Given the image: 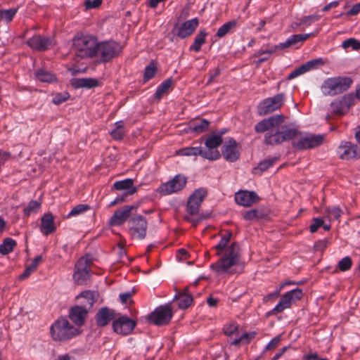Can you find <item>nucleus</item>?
Returning a JSON list of instances; mask_svg holds the SVG:
<instances>
[{
  "mask_svg": "<svg viewBox=\"0 0 360 360\" xmlns=\"http://www.w3.org/2000/svg\"><path fill=\"white\" fill-rule=\"evenodd\" d=\"M232 236V232L227 231L223 235L214 249L217 256L222 255L219 260L210 265V268L217 273L234 274L232 267L238 266L240 262V245L237 242H233L228 245Z\"/></svg>",
  "mask_w": 360,
  "mask_h": 360,
  "instance_id": "nucleus-1",
  "label": "nucleus"
},
{
  "mask_svg": "<svg viewBox=\"0 0 360 360\" xmlns=\"http://www.w3.org/2000/svg\"><path fill=\"white\" fill-rule=\"evenodd\" d=\"M96 290H84L76 297L77 300H86L83 306L75 305L69 309L68 317L77 327L84 325L88 314L98 297Z\"/></svg>",
  "mask_w": 360,
  "mask_h": 360,
  "instance_id": "nucleus-2",
  "label": "nucleus"
},
{
  "mask_svg": "<svg viewBox=\"0 0 360 360\" xmlns=\"http://www.w3.org/2000/svg\"><path fill=\"white\" fill-rule=\"evenodd\" d=\"M292 146L297 150H304L322 145L325 140L323 134L304 133L292 128Z\"/></svg>",
  "mask_w": 360,
  "mask_h": 360,
  "instance_id": "nucleus-3",
  "label": "nucleus"
},
{
  "mask_svg": "<svg viewBox=\"0 0 360 360\" xmlns=\"http://www.w3.org/2000/svg\"><path fill=\"white\" fill-rule=\"evenodd\" d=\"M97 39L89 35L76 37L73 41L75 56L80 58H92L98 56Z\"/></svg>",
  "mask_w": 360,
  "mask_h": 360,
  "instance_id": "nucleus-4",
  "label": "nucleus"
},
{
  "mask_svg": "<svg viewBox=\"0 0 360 360\" xmlns=\"http://www.w3.org/2000/svg\"><path fill=\"white\" fill-rule=\"evenodd\" d=\"M50 333L55 341L69 340L80 333V330L72 326L66 317H60L51 326Z\"/></svg>",
  "mask_w": 360,
  "mask_h": 360,
  "instance_id": "nucleus-5",
  "label": "nucleus"
},
{
  "mask_svg": "<svg viewBox=\"0 0 360 360\" xmlns=\"http://www.w3.org/2000/svg\"><path fill=\"white\" fill-rule=\"evenodd\" d=\"M353 80L350 77H335L326 79L321 90L325 95L335 96L346 91L352 84Z\"/></svg>",
  "mask_w": 360,
  "mask_h": 360,
  "instance_id": "nucleus-6",
  "label": "nucleus"
},
{
  "mask_svg": "<svg viewBox=\"0 0 360 360\" xmlns=\"http://www.w3.org/2000/svg\"><path fill=\"white\" fill-rule=\"evenodd\" d=\"M292 128L283 125L280 129H271L264 135V142L266 145L276 146L291 140Z\"/></svg>",
  "mask_w": 360,
  "mask_h": 360,
  "instance_id": "nucleus-7",
  "label": "nucleus"
},
{
  "mask_svg": "<svg viewBox=\"0 0 360 360\" xmlns=\"http://www.w3.org/2000/svg\"><path fill=\"white\" fill-rule=\"evenodd\" d=\"M122 49L121 45L115 41L98 42V56H100V62L107 63L110 61L120 54Z\"/></svg>",
  "mask_w": 360,
  "mask_h": 360,
  "instance_id": "nucleus-8",
  "label": "nucleus"
},
{
  "mask_svg": "<svg viewBox=\"0 0 360 360\" xmlns=\"http://www.w3.org/2000/svg\"><path fill=\"white\" fill-rule=\"evenodd\" d=\"M173 316V311L169 304L156 307L148 316V321L158 326L169 324Z\"/></svg>",
  "mask_w": 360,
  "mask_h": 360,
  "instance_id": "nucleus-9",
  "label": "nucleus"
},
{
  "mask_svg": "<svg viewBox=\"0 0 360 360\" xmlns=\"http://www.w3.org/2000/svg\"><path fill=\"white\" fill-rule=\"evenodd\" d=\"M302 295V290L298 288L285 292L281 297L279 302L269 312V314H276L282 312L284 309L290 307L293 303L300 300Z\"/></svg>",
  "mask_w": 360,
  "mask_h": 360,
  "instance_id": "nucleus-10",
  "label": "nucleus"
},
{
  "mask_svg": "<svg viewBox=\"0 0 360 360\" xmlns=\"http://www.w3.org/2000/svg\"><path fill=\"white\" fill-rule=\"evenodd\" d=\"M285 94H278L273 97L262 101L257 106V112L259 115H266L279 109L283 104Z\"/></svg>",
  "mask_w": 360,
  "mask_h": 360,
  "instance_id": "nucleus-11",
  "label": "nucleus"
},
{
  "mask_svg": "<svg viewBox=\"0 0 360 360\" xmlns=\"http://www.w3.org/2000/svg\"><path fill=\"white\" fill-rule=\"evenodd\" d=\"M223 143V139L214 134L209 135L205 140L206 149L204 150V158L213 161L220 158L221 153L218 150Z\"/></svg>",
  "mask_w": 360,
  "mask_h": 360,
  "instance_id": "nucleus-12",
  "label": "nucleus"
},
{
  "mask_svg": "<svg viewBox=\"0 0 360 360\" xmlns=\"http://www.w3.org/2000/svg\"><path fill=\"white\" fill-rule=\"evenodd\" d=\"M354 96L352 94H347L333 101L330 106L332 113L338 115L346 114L354 105Z\"/></svg>",
  "mask_w": 360,
  "mask_h": 360,
  "instance_id": "nucleus-13",
  "label": "nucleus"
},
{
  "mask_svg": "<svg viewBox=\"0 0 360 360\" xmlns=\"http://www.w3.org/2000/svg\"><path fill=\"white\" fill-rule=\"evenodd\" d=\"M129 231L134 238L143 240L146 236L148 223L145 217L141 215H137L129 220Z\"/></svg>",
  "mask_w": 360,
  "mask_h": 360,
  "instance_id": "nucleus-14",
  "label": "nucleus"
},
{
  "mask_svg": "<svg viewBox=\"0 0 360 360\" xmlns=\"http://www.w3.org/2000/svg\"><path fill=\"white\" fill-rule=\"evenodd\" d=\"M207 195V190L203 188H198L189 196L186 203V211L191 215L198 214L201 203Z\"/></svg>",
  "mask_w": 360,
  "mask_h": 360,
  "instance_id": "nucleus-15",
  "label": "nucleus"
},
{
  "mask_svg": "<svg viewBox=\"0 0 360 360\" xmlns=\"http://www.w3.org/2000/svg\"><path fill=\"white\" fill-rule=\"evenodd\" d=\"M338 158L342 160H357L360 158L358 146L349 141H342L337 148Z\"/></svg>",
  "mask_w": 360,
  "mask_h": 360,
  "instance_id": "nucleus-16",
  "label": "nucleus"
},
{
  "mask_svg": "<svg viewBox=\"0 0 360 360\" xmlns=\"http://www.w3.org/2000/svg\"><path fill=\"white\" fill-rule=\"evenodd\" d=\"M221 155L229 162H234L240 158V146L233 138H229L225 141L221 148Z\"/></svg>",
  "mask_w": 360,
  "mask_h": 360,
  "instance_id": "nucleus-17",
  "label": "nucleus"
},
{
  "mask_svg": "<svg viewBox=\"0 0 360 360\" xmlns=\"http://www.w3.org/2000/svg\"><path fill=\"white\" fill-rule=\"evenodd\" d=\"M199 25L197 18L186 20L181 24H175L172 32L174 35L181 39H185L191 36L196 30Z\"/></svg>",
  "mask_w": 360,
  "mask_h": 360,
  "instance_id": "nucleus-18",
  "label": "nucleus"
},
{
  "mask_svg": "<svg viewBox=\"0 0 360 360\" xmlns=\"http://www.w3.org/2000/svg\"><path fill=\"white\" fill-rule=\"evenodd\" d=\"M136 326V322L127 316H122L112 322L115 333L123 335L130 334Z\"/></svg>",
  "mask_w": 360,
  "mask_h": 360,
  "instance_id": "nucleus-19",
  "label": "nucleus"
},
{
  "mask_svg": "<svg viewBox=\"0 0 360 360\" xmlns=\"http://www.w3.org/2000/svg\"><path fill=\"white\" fill-rule=\"evenodd\" d=\"M186 184V178L181 174L176 175L173 179L162 184L159 191L162 195H169L183 189Z\"/></svg>",
  "mask_w": 360,
  "mask_h": 360,
  "instance_id": "nucleus-20",
  "label": "nucleus"
},
{
  "mask_svg": "<svg viewBox=\"0 0 360 360\" xmlns=\"http://www.w3.org/2000/svg\"><path fill=\"white\" fill-rule=\"evenodd\" d=\"M313 34H293L290 37H289L285 41L280 43L277 45L269 46L266 49V52L267 54H272L277 51L283 50L287 48H289L292 46L296 45L300 42H302L304 40L307 39L310 36Z\"/></svg>",
  "mask_w": 360,
  "mask_h": 360,
  "instance_id": "nucleus-21",
  "label": "nucleus"
},
{
  "mask_svg": "<svg viewBox=\"0 0 360 360\" xmlns=\"http://www.w3.org/2000/svg\"><path fill=\"white\" fill-rule=\"evenodd\" d=\"M26 43L31 49L38 52L45 51L53 45L51 37L41 34H34Z\"/></svg>",
  "mask_w": 360,
  "mask_h": 360,
  "instance_id": "nucleus-22",
  "label": "nucleus"
},
{
  "mask_svg": "<svg viewBox=\"0 0 360 360\" xmlns=\"http://www.w3.org/2000/svg\"><path fill=\"white\" fill-rule=\"evenodd\" d=\"M138 205H125L116 210L110 217L109 224L110 226H120L129 217L132 210L136 209Z\"/></svg>",
  "mask_w": 360,
  "mask_h": 360,
  "instance_id": "nucleus-23",
  "label": "nucleus"
},
{
  "mask_svg": "<svg viewBox=\"0 0 360 360\" xmlns=\"http://www.w3.org/2000/svg\"><path fill=\"white\" fill-rule=\"evenodd\" d=\"M259 200V198L255 191H240L235 195L236 203L243 207H250Z\"/></svg>",
  "mask_w": 360,
  "mask_h": 360,
  "instance_id": "nucleus-24",
  "label": "nucleus"
},
{
  "mask_svg": "<svg viewBox=\"0 0 360 360\" xmlns=\"http://www.w3.org/2000/svg\"><path fill=\"white\" fill-rule=\"evenodd\" d=\"M115 318V311L107 307H101L96 314L95 319L98 327L107 326Z\"/></svg>",
  "mask_w": 360,
  "mask_h": 360,
  "instance_id": "nucleus-25",
  "label": "nucleus"
},
{
  "mask_svg": "<svg viewBox=\"0 0 360 360\" xmlns=\"http://www.w3.org/2000/svg\"><path fill=\"white\" fill-rule=\"evenodd\" d=\"M90 277L89 270L86 266L82 267L80 262L75 264L73 279L77 285H86L90 280Z\"/></svg>",
  "mask_w": 360,
  "mask_h": 360,
  "instance_id": "nucleus-26",
  "label": "nucleus"
},
{
  "mask_svg": "<svg viewBox=\"0 0 360 360\" xmlns=\"http://www.w3.org/2000/svg\"><path fill=\"white\" fill-rule=\"evenodd\" d=\"M56 230L54 225V218L51 213H45L41 218L40 231L45 235L48 236Z\"/></svg>",
  "mask_w": 360,
  "mask_h": 360,
  "instance_id": "nucleus-27",
  "label": "nucleus"
},
{
  "mask_svg": "<svg viewBox=\"0 0 360 360\" xmlns=\"http://www.w3.org/2000/svg\"><path fill=\"white\" fill-rule=\"evenodd\" d=\"M71 85L75 89H92L100 86V82L95 78H74L71 80Z\"/></svg>",
  "mask_w": 360,
  "mask_h": 360,
  "instance_id": "nucleus-28",
  "label": "nucleus"
},
{
  "mask_svg": "<svg viewBox=\"0 0 360 360\" xmlns=\"http://www.w3.org/2000/svg\"><path fill=\"white\" fill-rule=\"evenodd\" d=\"M174 300H178V307L181 309H186L188 308L193 303V298L189 292V288L186 287L182 292L176 295Z\"/></svg>",
  "mask_w": 360,
  "mask_h": 360,
  "instance_id": "nucleus-29",
  "label": "nucleus"
},
{
  "mask_svg": "<svg viewBox=\"0 0 360 360\" xmlns=\"http://www.w3.org/2000/svg\"><path fill=\"white\" fill-rule=\"evenodd\" d=\"M133 186L134 181L131 179H126L115 182L112 188L116 191H123V193L131 195L137 191V188Z\"/></svg>",
  "mask_w": 360,
  "mask_h": 360,
  "instance_id": "nucleus-30",
  "label": "nucleus"
},
{
  "mask_svg": "<svg viewBox=\"0 0 360 360\" xmlns=\"http://www.w3.org/2000/svg\"><path fill=\"white\" fill-rule=\"evenodd\" d=\"M210 122L205 119H198L191 122L188 124V131L195 134H200L206 131Z\"/></svg>",
  "mask_w": 360,
  "mask_h": 360,
  "instance_id": "nucleus-31",
  "label": "nucleus"
},
{
  "mask_svg": "<svg viewBox=\"0 0 360 360\" xmlns=\"http://www.w3.org/2000/svg\"><path fill=\"white\" fill-rule=\"evenodd\" d=\"M207 32L205 30H200L196 34L193 43L191 45L189 50L195 52H199L201 46L206 41Z\"/></svg>",
  "mask_w": 360,
  "mask_h": 360,
  "instance_id": "nucleus-32",
  "label": "nucleus"
},
{
  "mask_svg": "<svg viewBox=\"0 0 360 360\" xmlns=\"http://www.w3.org/2000/svg\"><path fill=\"white\" fill-rule=\"evenodd\" d=\"M177 155L183 156H197L199 155L204 158V149L200 146L185 147L179 149L176 152Z\"/></svg>",
  "mask_w": 360,
  "mask_h": 360,
  "instance_id": "nucleus-33",
  "label": "nucleus"
},
{
  "mask_svg": "<svg viewBox=\"0 0 360 360\" xmlns=\"http://www.w3.org/2000/svg\"><path fill=\"white\" fill-rule=\"evenodd\" d=\"M115 129L110 131L111 137L116 141H121L125 135L124 122L117 121L115 123Z\"/></svg>",
  "mask_w": 360,
  "mask_h": 360,
  "instance_id": "nucleus-34",
  "label": "nucleus"
},
{
  "mask_svg": "<svg viewBox=\"0 0 360 360\" xmlns=\"http://www.w3.org/2000/svg\"><path fill=\"white\" fill-rule=\"evenodd\" d=\"M35 77L39 81L41 82L51 83L57 81V77L56 75L45 69L38 70L35 72Z\"/></svg>",
  "mask_w": 360,
  "mask_h": 360,
  "instance_id": "nucleus-35",
  "label": "nucleus"
},
{
  "mask_svg": "<svg viewBox=\"0 0 360 360\" xmlns=\"http://www.w3.org/2000/svg\"><path fill=\"white\" fill-rule=\"evenodd\" d=\"M277 160V158H272L261 161L257 167H254L253 173L255 174L261 175L262 172L266 171L269 168L272 167Z\"/></svg>",
  "mask_w": 360,
  "mask_h": 360,
  "instance_id": "nucleus-36",
  "label": "nucleus"
},
{
  "mask_svg": "<svg viewBox=\"0 0 360 360\" xmlns=\"http://www.w3.org/2000/svg\"><path fill=\"white\" fill-rule=\"evenodd\" d=\"M236 20H231L221 25L217 31L216 36L219 38L224 37L226 34L230 33L237 27Z\"/></svg>",
  "mask_w": 360,
  "mask_h": 360,
  "instance_id": "nucleus-37",
  "label": "nucleus"
},
{
  "mask_svg": "<svg viewBox=\"0 0 360 360\" xmlns=\"http://www.w3.org/2000/svg\"><path fill=\"white\" fill-rule=\"evenodd\" d=\"M172 84V78L167 79L164 80L157 88L156 91L155 93V98L158 100H160L164 94H165L169 89L170 88Z\"/></svg>",
  "mask_w": 360,
  "mask_h": 360,
  "instance_id": "nucleus-38",
  "label": "nucleus"
},
{
  "mask_svg": "<svg viewBox=\"0 0 360 360\" xmlns=\"http://www.w3.org/2000/svg\"><path fill=\"white\" fill-rule=\"evenodd\" d=\"M16 242L11 238H6L3 243L0 245V253L3 255H6L13 252Z\"/></svg>",
  "mask_w": 360,
  "mask_h": 360,
  "instance_id": "nucleus-39",
  "label": "nucleus"
},
{
  "mask_svg": "<svg viewBox=\"0 0 360 360\" xmlns=\"http://www.w3.org/2000/svg\"><path fill=\"white\" fill-rule=\"evenodd\" d=\"M257 333L255 331L250 333H245L238 338H236L231 342L233 345H238L240 343L243 345L248 344L252 339L255 338Z\"/></svg>",
  "mask_w": 360,
  "mask_h": 360,
  "instance_id": "nucleus-40",
  "label": "nucleus"
},
{
  "mask_svg": "<svg viewBox=\"0 0 360 360\" xmlns=\"http://www.w3.org/2000/svg\"><path fill=\"white\" fill-rule=\"evenodd\" d=\"M157 70L158 68L155 63L154 61L150 62V63L145 68L143 74V82H146L148 80L151 79L156 74Z\"/></svg>",
  "mask_w": 360,
  "mask_h": 360,
  "instance_id": "nucleus-41",
  "label": "nucleus"
},
{
  "mask_svg": "<svg viewBox=\"0 0 360 360\" xmlns=\"http://www.w3.org/2000/svg\"><path fill=\"white\" fill-rule=\"evenodd\" d=\"M324 65V61L321 58L313 59L302 64V66L304 68V71L307 72L311 70L318 68L320 66Z\"/></svg>",
  "mask_w": 360,
  "mask_h": 360,
  "instance_id": "nucleus-42",
  "label": "nucleus"
},
{
  "mask_svg": "<svg viewBox=\"0 0 360 360\" xmlns=\"http://www.w3.org/2000/svg\"><path fill=\"white\" fill-rule=\"evenodd\" d=\"M325 213L330 221L338 219L342 214V211L339 207H326L325 209Z\"/></svg>",
  "mask_w": 360,
  "mask_h": 360,
  "instance_id": "nucleus-43",
  "label": "nucleus"
},
{
  "mask_svg": "<svg viewBox=\"0 0 360 360\" xmlns=\"http://www.w3.org/2000/svg\"><path fill=\"white\" fill-rule=\"evenodd\" d=\"M41 207V202L37 200H31L28 205L23 209V213L26 216L32 213H36Z\"/></svg>",
  "mask_w": 360,
  "mask_h": 360,
  "instance_id": "nucleus-44",
  "label": "nucleus"
},
{
  "mask_svg": "<svg viewBox=\"0 0 360 360\" xmlns=\"http://www.w3.org/2000/svg\"><path fill=\"white\" fill-rule=\"evenodd\" d=\"M270 129H277L284 122V116L281 114L274 115L266 119Z\"/></svg>",
  "mask_w": 360,
  "mask_h": 360,
  "instance_id": "nucleus-45",
  "label": "nucleus"
},
{
  "mask_svg": "<svg viewBox=\"0 0 360 360\" xmlns=\"http://www.w3.org/2000/svg\"><path fill=\"white\" fill-rule=\"evenodd\" d=\"M18 8L0 10V21L11 22L16 14Z\"/></svg>",
  "mask_w": 360,
  "mask_h": 360,
  "instance_id": "nucleus-46",
  "label": "nucleus"
},
{
  "mask_svg": "<svg viewBox=\"0 0 360 360\" xmlns=\"http://www.w3.org/2000/svg\"><path fill=\"white\" fill-rule=\"evenodd\" d=\"M89 210H90V206L89 205L79 204L72 209V210L68 214L67 217L69 218L72 216H77Z\"/></svg>",
  "mask_w": 360,
  "mask_h": 360,
  "instance_id": "nucleus-47",
  "label": "nucleus"
},
{
  "mask_svg": "<svg viewBox=\"0 0 360 360\" xmlns=\"http://www.w3.org/2000/svg\"><path fill=\"white\" fill-rule=\"evenodd\" d=\"M342 46L344 49H347L351 47L352 50L354 51H359L360 50V41L358 39H356L354 38H349L348 39L345 40L342 44Z\"/></svg>",
  "mask_w": 360,
  "mask_h": 360,
  "instance_id": "nucleus-48",
  "label": "nucleus"
},
{
  "mask_svg": "<svg viewBox=\"0 0 360 360\" xmlns=\"http://www.w3.org/2000/svg\"><path fill=\"white\" fill-rule=\"evenodd\" d=\"M352 266V260L349 256L345 257L338 263V268L341 271H347L349 270Z\"/></svg>",
  "mask_w": 360,
  "mask_h": 360,
  "instance_id": "nucleus-49",
  "label": "nucleus"
},
{
  "mask_svg": "<svg viewBox=\"0 0 360 360\" xmlns=\"http://www.w3.org/2000/svg\"><path fill=\"white\" fill-rule=\"evenodd\" d=\"M70 98V94L67 91L56 93L53 98L52 102L55 105H60Z\"/></svg>",
  "mask_w": 360,
  "mask_h": 360,
  "instance_id": "nucleus-50",
  "label": "nucleus"
},
{
  "mask_svg": "<svg viewBox=\"0 0 360 360\" xmlns=\"http://www.w3.org/2000/svg\"><path fill=\"white\" fill-rule=\"evenodd\" d=\"M255 130L257 133H263L264 131H269L271 130L269 125L266 119H264L259 122L255 126Z\"/></svg>",
  "mask_w": 360,
  "mask_h": 360,
  "instance_id": "nucleus-51",
  "label": "nucleus"
},
{
  "mask_svg": "<svg viewBox=\"0 0 360 360\" xmlns=\"http://www.w3.org/2000/svg\"><path fill=\"white\" fill-rule=\"evenodd\" d=\"M238 326L236 323H231L225 325L223 330L225 335L231 336L238 330Z\"/></svg>",
  "mask_w": 360,
  "mask_h": 360,
  "instance_id": "nucleus-52",
  "label": "nucleus"
},
{
  "mask_svg": "<svg viewBox=\"0 0 360 360\" xmlns=\"http://www.w3.org/2000/svg\"><path fill=\"white\" fill-rule=\"evenodd\" d=\"M319 19H320V16L318 15H311L304 16V18H302L301 19V23L306 26H309V25H311V23H313L314 22H316V21L319 20Z\"/></svg>",
  "mask_w": 360,
  "mask_h": 360,
  "instance_id": "nucleus-53",
  "label": "nucleus"
},
{
  "mask_svg": "<svg viewBox=\"0 0 360 360\" xmlns=\"http://www.w3.org/2000/svg\"><path fill=\"white\" fill-rule=\"evenodd\" d=\"M257 213L258 210L255 209L247 210L243 214V217L246 221H252L258 217Z\"/></svg>",
  "mask_w": 360,
  "mask_h": 360,
  "instance_id": "nucleus-54",
  "label": "nucleus"
},
{
  "mask_svg": "<svg viewBox=\"0 0 360 360\" xmlns=\"http://www.w3.org/2000/svg\"><path fill=\"white\" fill-rule=\"evenodd\" d=\"M323 225V220L321 218L316 217L313 219V223L309 226V231L311 233H315L317 231L319 227Z\"/></svg>",
  "mask_w": 360,
  "mask_h": 360,
  "instance_id": "nucleus-55",
  "label": "nucleus"
},
{
  "mask_svg": "<svg viewBox=\"0 0 360 360\" xmlns=\"http://www.w3.org/2000/svg\"><path fill=\"white\" fill-rule=\"evenodd\" d=\"M306 72L304 71V68L302 66V65L298 67L297 68L295 69L292 72H290L288 77H287V79L288 80H291L304 73H305Z\"/></svg>",
  "mask_w": 360,
  "mask_h": 360,
  "instance_id": "nucleus-56",
  "label": "nucleus"
},
{
  "mask_svg": "<svg viewBox=\"0 0 360 360\" xmlns=\"http://www.w3.org/2000/svg\"><path fill=\"white\" fill-rule=\"evenodd\" d=\"M327 245H328L327 240H326V239L319 240L314 243V249L316 252H318V251L322 252L326 249V248L327 247Z\"/></svg>",
  "mask_w": 360,
  "mask_h": 360,
  "instance_id": "nucleus-57",
  "label": "nucleus"
},
{
  "mask_svg": "<svg viewBox=\"0 0 360 360\" xmlns=\"http://www.w3.org/2000/svg\"><path fill=\"white\" fill-rule=\"evenodd\" d=\"M129 195H128L127 193H122L119 195H117V196L115 198V199L114 200H112V202H110L109 206L110 207H112V206H115L119 203H121V202H123L126 200V198L129 196Z\"/></svg>",
  "mask_w": 360,
  "mask_h": 360,
  "instance_id": "nucleus-58",
  "label": "nucleus"
},
{
  "mask_svg": "<svg viewBox=\"0 0 360 360\" xmlns=\"http://www.w3.org/2000/svg\"><path fill=\"white\" fill-rule=\"evenodd\" d=\"M103 0H86L84 5L87 9L96 8L101 6Z\"/></svg>",
  "mask_w": 360,
  "mask_h": 360,
  "instance_id": "nucleus-59",
  "label": "nucleus"
},
{
  "mask_svg": "<svg viewBox=\"0 0 360 360\" xmlns=\"http://www.w3.org/2000/svg\"><path fill=\"white\" fill-rule=\"evenodd\" d=\"M221 73V71L219 70V68H216L212 70H210L209 72V79L206 83L207 85H209L212 82H213V79L217 77V76H219Z\"/></svg>",
  "mask_w": 360,
  "mask_h": 360,
  "instance_id": "nucleus-60",
  "label": "nucleus"
},
{
  "mask_svg": "<svg viewBox=\"0 0 360 360\" xmlns=\"http://www.w3.org/2000/svg\"><path fill=\"white\" fill-rule=\"evenodd\" d=\"M281 340L280 336L278 335L273 339L271 340V341L267 344L266 346V349H273L277 347L279 342Z\"/></svg>",
  "mask_w": 360,
  "mask_h": 360,
  "instance_id": "nucleus-61",
  "label": "nucleus"
},
{
  "mask_svg": "<svg viewBox=\"0 0 360 360\" xmlns=\"http://www.w3.org/2000/svg\"><path fill=\"white\" fill-rule=\"evenodd\" d=\"M42 261L41 255L35 257L32 261L31 264L28 266L32 269L34 271L37 269L39 264Z\"/></svg>",
  "mask_w": 360,
  "mask_h": 360,
  "instance_id": "nucleus-62",
  "label": "nucleus"
},
{
  "mask_svg": "<svg viewBox=\"0 0 360 360\" xmlns=\"http://www.w3.org/2000/svg\"><path fill=\"white\" fill-rule=\"evenodd\" d=\"M360 12V3L354 5L347 12L349 16L356 15Z\"/></svg>",
  "mask_w": 360,
  "mask_h": 360,
  "instance_id": "nucleus-63",
  "label": "nucleus"
},
{
  "mask_svg": "<svg viewBox=\"0 0 360 360\" xmlns=\"http://www.w3.org/2000/svg\"><path fill=\"white\" fill-rule=\"evenodd\" d=\"M11 157L9 152L3 151L0 150V167L3 165Z\"/></svg>",
  "mask_w": 360,
  "mask_h": 360,
  "instance_id": "nucleus-64",
  "label": "nucleus"
}]
</instances>
